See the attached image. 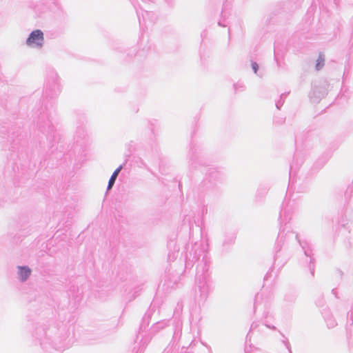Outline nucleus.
<instances>
[{
    "label": "nucleus",
    "instance_id": "7ed1b4c3",
    "mask_svg": "<svg viewBox=\"0 0 353 353\" xmlns=\"http://www.w3.org/2000/svg\"><path fill=\"white\" fill-rule=\"evenodd\" d=\"M122 168H123V166L120 165L112 173V174L108 181V188H107L108 190H110L112 188V186L117 179V177L118 176V175H119V172H121V170H122Z\"/></svg>",
    "mask_w": 353,
    "mask_h": 353
},
{
    "label": "nucleus",
    "instance_id": "39448f33",
    "mask_svg": "<svg viewBox=\"0 0 353 353\" xmlns=\"http://www.w3.org/2000/svg\"><path fill=\"white\" fill-rule=\"evenodd\" d=\"M252 68L255 74H256L258 68H259L258 64L256 62H252Z\"/></svg>",
    "mask_w": 353,
    "mask_h": 353
},
{
    "label": "nucleus",
    "instance_id": "f03ea898",
    "mask_svg": "<svg viewBox=\"0 0 353 353\" xmlns=\"http://www.w3.org/2000/svg\"><path fill=\"white\" fill-rule=\"evenodd\" d=\"M32 274V270L28 265H17L16 267V275L17 279L24 283L27 281Z\"/></svg>",
    "mask_w": 353,
    "mask_h": 353
},
{
    "label": "nucleus",
    "instance_id": "f257e3e1",
    "mask_svg": "<svg viewBox=\"0 0 353 353\" xmlns=\"http://www.w3.org/2000/svg\"><path fill=\"white\" fill-rule=\"evenodd\" d=\"M26 44L32 48L41 49L44 44V35L41 30H33L26 41Z\"/></svg>",
    "mask_w": 353,
    "mask_h": 353
},
{
    "label": "nucleus",
    "instance_id": "20e7f679",
    "mask_svg": "<svg viewBox=\"0 0 353 353\" xmlns=\"http://www.w3.org/2000/svg\"><path fill=\"white\" fill-rule=\"evenodd\" d=\"M325 64V57L323 54H319L316 63V69L317 70H321Z\"/></svg>",
    "mask_w": 353,
    "mask_h": 353
}]
</instances>
